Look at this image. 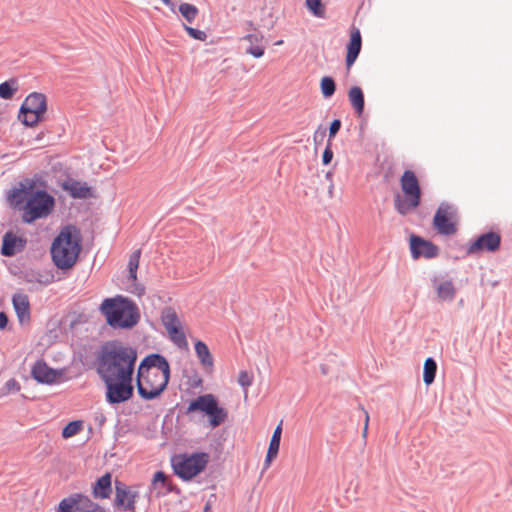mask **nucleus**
<instances>
[{"label":"nucleus","mask_w":512,"mask_h":512,"mask_svg":"<svg viewBox=\"0 0 512 512\" xmlns=\"http://www.w3.org/2000/svg\"><path fill=\"white\" fill-rule=\"evenodd\" d=\"M98 372L107 386V401L128 400V348L113 341L103 347Z\"/></svg>","instance_id":"1"},{"label":"nucleus","mask_w":512,"mask_h":512,"mask_svg":"<svg viewBox=\"0 0 512 512\" xmlns=\"http://www.w3.org/2000/svg\"><path fill=\"white\" fill-rule=\"evenodd\" d=\"M170 365L160 354L146 356L138 367L137 389L144 400L159 397L167 387Z\"/></svg>","instance_id":"2"},{"label":"nucleus","mask_w":512,"mask_h":512,"mask_svg":"<svg viewBox=\"0 0 512 512\" xmlns=\"http://www.w3.org/2000/svg\"><path fill=\"white\" fill-rule=\"evenodd\" d=\"M9 200L14 205L22 204V221L31 224L48 217L55 207V199L44 190L14 189Z\"/></svg>","instance_id":"3"},{"label":"nucleus","mask_w":512,"mask_h":512,"mask_svg":"<svg viewBox=\"0 0 512 512\" xmlns=\"http://www.w3.org/2000/svg\"><path fill=\"white\" fill-rule=\"evenodd\" d=\"M80 251V237L72 227L61 230L51 246L53 262L62 270L70 269L75 265Z\"/></svg>","instance_id":"4"},{"label":"nucleus","mask_w":512,"mask_h":512,"mask_svg":"<svg viewBox=\"0 0 512 512\" xmlns=\"http://www.w3.org/2000/svg\"><path fill=\"white\" fill-rule=\"evenodd\" d=\"M400 186L403 195H395L394 207L401 215H407L420 205L421 188L417 176L411 170L404 171L400 178Z\"/></svg>","instance_id":"5"},{"label":"nucleus","mask_w":512,"mask_h":512,"mask_svg":"<svg viewBox=\"0 0 512 512\" xmlns=\"http://www.w3.org/2000/svg\"><path fill=\"white\" fill-rule=\"evenodd\" d=\"M209 462V454L198 452L193 454H177L171 458L174 473L184 481L199 475Z\"/></svg>","instance_id":"6"},{"label":"nucleus","mask_w":512,"mask_h":512,"mask_svg":"<svg viewBox=\"0 0 512 512\" xmlns=\"http://www.w3.org/2000/svg\"><path fill=\"white\" fill-rule=\"evenodd\" d=\"M188 412L201 411L209 417V425L216 428L227 419L228 412L218 405L216 397L212 394L201 395L189 403Z\"/></svg>","instance_id":"7"},{"label":"nucleus","mask_w":512,"mask_h":512,"mask_svg":"<svg viewBox=\"0 0 512 512\" xmlns=\"http://www.w3.org/2000/svg\"><path fill=\"white\" fill-rule=\"evenodd\" d=\"M47 111L46 97L42 93H31L28 95L23 102L19 119L26 126H34L44 119V115Z\"/></svg>","instance_id":"8"},{"label":"nucleus","mask_w":512,"mask_h":512,"mask_svg":"<svg viewBox=\"0 0 512 512\" xmlns=\"http://www.w3.org/2000/svg\"><path fill=\"white\" fill-rule=\"evenodd\" d=\"M160 320L169 339L179 348H187L188 342L183 329L182 320L177 310L172 306H166L161 310Z\"/></svg>","instance_id":"9"},{"label":"nucleus","mask_w":512,"mask_h":512,"mask_svg":"<svg viewBox=\"0 0 512 512\" xmlns=\"http://www.w3.org/2000/svg\"><path fill=\"white\" fill-rule=\"evenodd\" d=\"M127 310L128 299L122 296L106 298L100 306L107 323L114 328H128V317L124 316Z\"/></svg>","instance_id":"10"},{"label":"nucleus","mask_w":512,"mask_h":512,"mask_svg":"<svg viewBox=\"0 0 512 512\" xmlns=\"http://www.w3.org/2000/svg\"><path fill=\"white\" fill-rule=\"evenodd\" d=\"M435 229L442 235H453L457 231V211L447 203H442L433 218Z\"/></svg>","instance_id":"11"},{"label":"nucleus","mask_w":512,"mask_h":512,"mask_svg":"<svg viewBox=\"0 0 512 512\" xmlns=\"http://www.w3.org/2000/svg\"><path fill=\"white\" fill-rule=\"evenodd\" d=\"M59 512H105L104 509L93 502L88 496L74 494L63 499L59 504Z\"/></svg>","instance_id":"12"},{"label":"nucleus","mask_w":512,"mask_h":512,"mask_svg":"<svg viewBox=\"0 0 512 512\" xmlns=\"http://www.w3.org/2000/svg\"><path fill=\"white\" fill-rule=\"evenodd\" d=\"M500 243L501 237L498 233H484L469 245L467 253L478 254L482 252H494L498 250Z\"/></svg>","instance_id":"13"},{"label":"nucleus","mask_w":512,"mask_h":512,"mask_svg":"<svg viewBox=\"0 0 512 512\" xmlns=\"http://www.w3.org/2000/svg\"><path fill=\"white\" fill-rule=\"evenodd\" d=\"M361 47H362V37H361L360 30L357 27L352 26L350 28V39L346 46L345 63H346L347 71H349L350 68L355 63V61L361 51Z\"/></svg>","instance_id":"14"},{"label":"nucleus","mask_w":512,"mask_h":512,"mask_svg":"<svg viewBox=\"0 0 512 512\" xmlns=\"http://www.w3.org/2000/svg\"><path fill=\"white\" fill-rule=\"evenodd\" d=\"M410 247L413 258L419 257L434 258L438 255V247L430 241H426L420 237L412 236L410 239Z\"/></svg>","instance_id":"15"},{"label":"nucleus","mask_w":512,"mask_h":512,"mask_svg":"<svg viewBox=\"0 0 512 512\" xmlns=\"http://www.w3.org/2000/svg\"><path fill=\"white\" fill-rule=\"evenodd\" d=\"M32 377L39 383L52 384L62 375L61 371L50 368L44 361H37L31 371Z\"/></svg>","instance_id":"16"},{"label":"nucleus","mask_w":512,"mask_h":512,"mask_svg":"<svg viewBox=\"0 0 512 512\" xmlns=\"http://www.w3.org/2000/svg\"><path fill=\"white\" fill-rule=\"evenodd\" d=\"M61 187L73 198L86 199L94 196L92 188L86 182L73 178L65 180Z\"/></svg>","instance_id":"17"},{"label":"nucleus","mask_w":512,"mask_h":512,"mask_svg":"<svg viewBox=\"0 0 512 512\" xmlns=\"http://www.w3.org/2000/svg\"><path fill=\"white\" fill-rule=\"evenodd\" d=\"M26 245V239L15 235L13 232H7L3 236L1 254L4 256H14L21 252Z\"/></svg>","instance_id":"18"},{"label":"nucleus","mask_w":512,"mask_h":512,"mask_svg":"<svg viewBox=\"0 0 512 512\" xmlns=\"http://www.w3.org/2000/svg\"><path fill=\"white\" fill-rule=\"evenodd\" d=\"M13 307L20 323H26L30 320V304L26 294L16 293L12 298Z\"/></svg>","instance_id":"19"},{"label":"nucleus","mask_w":512,"mask_h":512,"mask_svg":"<svg viewBox=\"0 0 512 512\" xmlns=\"http://www.w3.org/2000/svg\"><path fill=\"white\" fill-rule=\"evenodd\" d=\"M112 493V475L110 473H106L100 478L92 486V495L95 499H106Z\"/></svg>","instance_id":"20"},{"label":"nucleus","mask_w":512,"mask_h":512,"mask_svg":"<svg viewBox=\"0 0 512 512\" xmlns=\"http://www.w3.org/2000/svg\"><path fill=\"white\" fill-rule=\"evenodd\" d=\"M194 348L196 356L198 357L204 370L211 373L214 369V359L206 343L201 340H197L195 342Z\"/></svg>","instance_id":"21"},{"label":"nucleus","mask_w":512,"mask_h":512,"mask_svg":"<svg viewBox=\"0 0 512 512\" xmlns=\"http://www.w3.org/2000/svg\"><path fill=\"white\" fill-rule=\"evenodd\" d=\"M243 40L250 44V47L246 50L247 54L252 55L255 58H261L265 53V48L261 45L264 40V35L261 32L249 33L243 37Z\"/></svg>","instance_id":"22"},{"label":"nucleus","mask_w":512,"mask_h":512,"mask_svg":"<svg viewBox=\"0 0 512 512\" xmlns=\"http://www.w3.org/2000/svg\"><path fill=\"white\" fill-rule=\"evenodd\" d=\"M436 293L440 301H452L456 295V289L452 281H443L436 284Z\"/></svg>","instance_id":"23"},{"label":"nucleus","mask_w":512,"mask_h":512,"mask_svg":"<svg viewBox=\"0 0 512 512\" xmlns=\"http://www.w3.org/2000/svg\"><path fill=\"white\" fill-rule=\"evenodd\" d=\"M348 98L358 115L364 110V94L360 87L353 86L348 92Z\"/></svg>","instance_id":"24"},{"label":"nucleus","mask_w":512,"mask_h":512,"mask_svg":"<svg viewBox=\"0 0 512 512\" xmlns=\"http://www.w3.org/2000/svg\"><path fill=\"white\" fill-rule=\"evenodd\" d=\"M437 364L432 358H427L424 362L423 381L425 384L430 385L436 375Z\"/></svg>","instance_id":"25"},{"label":"nucleus","mask_w":512,"mask_h":512,"mask_svg":"<svg viewBox=\"0 0 512 512\" xmlns=\"http://www.w3.org/2000/svg\"><path fill=\"white\" fill-rule=\"evenodd\" d=\"M115 499H114V505L116 507H124L126 508L128 505H125V501L128 499V492L126 490L125 484L116 481L115 482Z\"/></svg>","instance_id":"26"},{"label":"nucleus","mask_w":512,"mask_h":512,"mask_svg":"<svg viewBox=\"0 0 512 512\" xmlns=\"http://www.w3.org/2000/svg\"><path fill=\"white\" fill-rule=\"evenodd\" d=\"M320 89L324 98H330L336 90L335 81L329 76L322 77L320 81Z\"/></svg>","instance_id":"27"},{"label":"nucleus","mask_w":512,"mask_h":512,"mask_svg":"<svg viewBox=\"0 0 512 512\" xmlns=\"http://www.w3.org/2000/svg\"><path fill=\"white\" fill-rule=\"evenodd\" d=\"M83 428V422L81 420H75L69 422L62 430V437L64 439L71 438L77 435Z\"/></svg>","instance_id":"28"},{"label":"nucleus","mask_w":512,"mask_h":512,"mask_svg":"<svg viewBox=\"0 0 512 512\" xmlns=\"http://www.w3.org/2000/svg\"><path fill=\"white\" fill-rule=\"evenodd\" d=\"M306 7L308 10L318 18H324L326 14L325 6L322 0H306Z\"/></svg>","instance_id":"29"},{"label":"nucleus","mask_w":512,"mask_h":512,"mask_svg":"<svg viewBox=\"0 0 512 512\" xmlns=\"http://www.w3.org/2000/svg\"><path fill=\"white\" fill-rule=\"evenodd\" d=\"M178 9L181 15L190 23L196 19L199 12L195 5L189 3L180 4Z\"/></svg>","instance_id":"30"},{"label":"nucleus","mask_w":512,"mask_h":512,"mask_svg":"<svg viewBox=\"0 0 512 512\" xmlns=\"http://www.w3.org/2000/svg\"><path fill=\"white\" fill-rule=\"evenodd\" d=\"M16 80L6 81L0 84V97L3 99H11L17 91Z\"/></svg>","instance_id":"31"},{"label":"nucleus","mask_w":512,"mask_h":512,"mask_svg":"<svg viewBox=\"0 0 512 512\" xmlns=\"http://www.w3.org/2000/svg\"><path fill=\"white\" fill-rule=\"evenodd\" d=\"M21 386L14 378L9 379L4 386L0 389V397L8 396L9 394L19 392Z\"/></svg>","instance_id":"32"},{"label":"nucleus","mask_w":512,"mask_h":512,"mask_svg":"<svg viewBox=\"0 0 512 512\" xmlns=\"http://www.w3.org/2000/svg\"><path fill=\"white\" fill-rule=\"evenodd\" d=\"M140 257L141 249L135 250L132 255H130V280H136Z\"/></svg>","instance_id":"33"},{"label":"nucleus","mask_w":512,"mask_h":512,"mask_svg":"<svg viewBox=\"0 0 512 512\" xmlns=\"http://www.w3.org/2000/svg\"><path fill=\"white\" fill-rule=\"evenodd\" d=\"M280 443L274 442V440H270L269 447L267 450L266 458H265V467L268 468L272 461L277 457L279 452Z\"/></svg>","instance_id":"34"},{"label":"nucleus","mask_w":512,"mask_h":512,"mask_svg":"<svg viewBox=\"0 0 512 512\" xmlns=\"http://www.w3.org/2000/svg\"><path fill=\"white\" fill-rule=\"evenodd\" d=\"M146 293V287L143 283L138 281V277H136V280H130V294H133L137 296L138 298H141Z\"/></svg>","instance_id":"35"},{"label":"nucleus","mask_w":512,"mask_h":512,"mask_svg":"<svg viewBox=\"0 0 512 512\" xmlns=\"http://www.w3.org/2000/svg\"><path fill=\"white\" fill-rule=\"evenodd\" d=\"M28 281L29 282L35 281V282L39 283L40 285L47 286L54 281V276H53V274H50V273H44V274L37 273V274L33 275L32 278L29 279Z\"/></svg>","instance_id":"36"},{"label":"nucleus","mask_w":512,"mask_h":512,"mask_svg":"<svg viewBox=\"0 0 512 512\" xmlns=\"http://www.w3.org/2000/svg\"><path fill=\"white\" fill-rule=\"evenodd\" d=\"M141 318L140 310L136 303L130 301V328L139 323Z\"/></svg>","instance_id":"37"},{"label":"nucleus","mask_w":512,"mask_h":512,"mask_svg":"<svg viewBox=\"0 0 512 512\" xmlns=\"http://www.w3.org/2000/svg\"><path fill=\"white\" fill-rule=\"evenodd\" d=\"M184 29L190 37L196 40L205 41L207 38L206 33L202 30H198L187 25H184Z\"/></svg>","instance_id":"38"},{"label":"nucleus","mask_w":512,"mask_h":512,"mask_svg":"<svg viewBox=\"0 0 512 512\" xmlns=\"http://www.w3.org/2000/svg\"><path fill=\"white\" fill-rule=\"evenodd\" d=\"M252 382H253V377H252V375L250 373H248L247 371H241L239 373L238 383L242 387L247 389L248 387H250L252 385Z\"/></svg>","instance_id":"39"},{"label":"nucleus","mask_w":512,"mask_h":512,"mask_svg":"<svg viewBox=\"0 0 512 512\" xmlns=\"http://www.w3.org/2000/svg\"><path fill=\"white\" fill-rule=\"evenodd\" d=\"M167 482H168V478L164 472L158 471L155 473L154 478H153L154 485L161 483L163 486H166Z\"/></svg>","instance_id":"40"},{"label":"nucleus","mask_w":512,"mask_h":512,"mask_svg":"<svg viewBox=\"0 0 512 512\" xmlns=\"http://www.w3.org/2000/svg\"><path fill=\"white\" fill-rule=\"evenodd\" d=\"M340 127H341V121L338 119L333 120L329 127V138L335 137V135L338 133Z\"/></svg>","instance_id":"41"},{"label":"nucleus","mask_w":512,"mask_h":512,"mask_svg":"<svg viewBox=\"0 0 512 512\" xmlns=\"http://www.w3.org/2000/svg\"><path fill=\"white\" fill-rule=\"evenodd\" d=\"M332 158H333V151H332L330 145H328L325 148L323 155H322L323 164L328 165L331 162Z\"/></svg>","instance_id":"42"},{"label":"nucleus","mask_w":512,"mask_h":512,"mask_svg":"<svg viewBox=\"0 0 512 512\" xmlns=\"http://www.w3.org/2000/svg\"><path fill=\"white\" fill-rule=\"evenodd\" d=\"M281 435H282V421L275 428L270 440H274V442L280 443Z\"/></svg>","instance_id":"43"},{"label":"nucleus","mask_w":512,"mask_h":512,"mask_svg":"<svg viewBox=\"0 0 512 512\" xmlns=\"http://www.w3.org/2000/svg\"><path fill=\"white\" fill-rule=\"evenodd\" d=\"M135 360H136V352L130 350V382L132 381V365H133ZM129 391H130V396H131L132 395V391H133V388H132L131 385H130Z\"/></svg>","instance_id":"44"},{"label":"nucleus","mask_w":512,"mask_h":512,"mask_svg":"<svg viewBox=\"0 0 512 512\" xmlns=\"http://www.w3.org/2000/svg\"><path fill=\"white\" fill-rule=\"evenodd\" d=\"M364 413H365V422H364V428H363L362 436L364 438H366L367 432H368V425H369V414L365 410H364Z\"/></svg>","instance_id":"45"},{"label":"nucleus","mask_w":512,"mask_h":512,"mask_svg":"<svg viewBox=\"0 0 512 512\" xmlns=\"http://www.w3.org/2000/svg\"><path fill=\"white\" fill-rule=\"evenodd\" d=\"M8 323L7 315L4 312H0V329H4Z\"/></svg>","instance_id":"46"},{"label":"nucleus","mask_w":512,"mask_h":512,"mask_svg":"<svg viewBox=\"0 0 512 512\" xmlns=\"http://www.w3.org/2000/svg\"><path fill=\"white\" fill-rule=\"evenodd\" d=\"M163 4L169 6L171 8V10L174 12L175 11V5L174 3L172 2V0H160Z\"/></svg>","instance_id":"47"},{"label":"nucleus","mask_w":512,"mask_h":512,"mask_svg":"<svg viewBox=\"0 0 512 512\" xmlns=\"http://www.w3.org/2000/svg\"><path fill=\"white\" fill-rule=\"evenodd\" d=\"M320 370L322 374L326 375L328 373V367L326 365H321Z\"/></svg>","instance_id":"48"},{"label":"nucleus","mask_w":512,"mask_h":512,"mask_svg":"<svg viewBox=\"0 0 512 512\" xmlns=\"http://www.w3.org/2000/svg\"><path fill=\"white\" fill-rule=\"evenodd\" d=\"M282 44H283V40H279V41H277V42L275 43V45H277V46H280V45H282Z\"/></svg>","instance_id":"49"},{"label":"nucleus","mask_w":512,"mask_h":512,"mask_svg":"<svg viewBox=\"0 0 512 512\" xmlns=\"http://www.w3.org/2000/svg\"><path fill=\"white\" fill-rule=\"evenodd\" d=\"M248 25L251 27V29L255 30V28L253 27V23L252 22H249Z\"/></svg>","instance_id":"50"}]
</instances>
